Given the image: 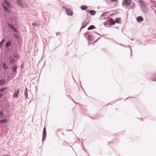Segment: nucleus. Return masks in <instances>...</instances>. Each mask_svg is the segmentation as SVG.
Here are the masks:
<instances>
[{"label":"nucleus","mask_w":156,"mask_h":156,"mask_svg":"<svg viewBox=\"0 0 156 156\" xmlns=\"http://www.w3.org/2000/svg\"><path fill=\"white\" fill-rule=\"evenodd\" d=\"M83 89V91H84V92L85 93H85H85V90H84Z\"/></svg>","instance_id":"nucleus-42"},{"label":"nucleus","mask_w":156,"mask_h":156,"mask_svg":"<svg viewBox=\"0 0 156 156\" xmlns=\"http://www.w3.org/2000/svg\"><path fill=\"white\" fill-rule=\"evenodd\" d=\"M121 20V19L120 18L118 17L116 19L115 22V23H120V20Z\"/></svg>","instance_id":"nucleus-19"},{"label":"nucleus","mask_w":156,"mask_h":156,"mask_svg":"<svg viewBox=\"0 0 156 156\" xmlns=\"http://www.w3.org/2000/svg\"><path fill=\"white\" fill-rule=\"evenodd\" d=\"M3 96V94H0V98L2 97Z\"/></svg>","instance_id":"nucleus-36"},{"label":"nucleus","mask_w":156,"mask_h":156,"mask_svg":"<svg viewBox=\"0 0 156 156\" xmlns=\"http://www.w3.org/2000/svg\"><path fill=\"white\" fill-rule=\"evenodd\" d=\"M136 20L138 23H140L144 20L143 17L141 16H139L136 18Z\"/></svg>","instance_id":"nucleus-10"},{"label":"nucleus","mask_w":156,"mask_h":156,"mask_svg":"<svg viewBox=\"0 0 156 156\" xmlns=\"http://www.w3.org/2000/svg\"><path fill=\"white\" fill-rule=\"evenodd\" d=\"M128 98H126L125 100V101Z\"/></svg>","instance_id":"nucleus-41"},{"label":"nucleus","mask_w":156,"mask_h":156,"mask_svg":"<svg viewBox=\"0 0 156 156\" xmlns=\"http://www.w3.org/2000/svg\"><path fill=\"white\" fill-rule=\"evenodd\" d=\"M131 0H125L124 4L126 6H129L131 3Z\"/></svg>","instance_id":"nucleus-12"},{"label":"nucleus","mask_w":156,"mask_h":156,"mask_svg":"<svg viewBox=\"0 0 156 156\" xmlns=\"http://www.w3.org/2000/svg\"><path fill=\"white\" fill-rule=\"evenodd\" d=\"M132 51H131V55H132Z\"/></svg>","instance_id":"nucleus-44"},{"label":"nucleus","mask_w":156,"mask_h":156,"mask_svg":"<svg viewBox=\"0 0 156 156\" xmlns=\"http://www.w3.org/2000/svg\"><path fill=\"white\" fill-rule=\"evenodd\" d=\"M100 38V37H99L98 39H97V40H96L95 41V42H96L98 41V40L99 39V38Z\"/></svg>","instance_id":"nucleus-38"},{"label":"nucleus","mask_w":156,"mask_h":156,"mask_svg":"<svg viewBox=\"0 0 156 156\" xmlns=\"http://www.w3.org/2000/svg\"><path fill=\"white\" fill-rule=\"evenodd\" d=\"M6 81L5 80L2 79L0 80V85H3L5 83Z\"/></svg>","instance_id":"nucleus-21"},{"label":"nucleus","mask_w":156,"mask_h":156,"mask_svg":"<svg viewBox=\"0 0 156 156\" xmlns=\"http://www.w3.org/2000/svg\"><path fill=\"white\" fill-rule=\"evenodd\" d=\"M142 9H144L146 8V3L145 2H143V3H141L140 4Z\"/></svg>","instance_id":"nucleus-17"},{"label":"nucleus","mask_w":156,"mask_h":156,"mask_svg":"<svg viewBox=\"0 0 156 156\" xmlns=\"http://www.w3.org/2000/svg\"><path fill=\"white\" fill-rule=\"evenodd\" d=\"M95 28H96V27L94 26L93 25H91L88 27V28L87 29V30H90L95 29Z\"/></svg>","instance_id":"nucleus-22"},{"label":"nucleus","mask_w":156,"mask_h":156,"mask_svg":"<svg viewBox=\"0 0 156 156\" xmlns=\"http://www.w3.org/2000/svg\"><path fill=\"white\" fill-rule=\"evenodd\" d=\"M108 12H105L103 13L100 16V17H102L105 16H107V14L108 13Z\"/></svg>","instance_id":"nucleus-28"},{"label":"nucleus","mask_w":156,"mask_h":156,"mask_svg":"<svg viewBox=\"0 0 156 156\" xmlns=\"http://www.w3.org/2000/svg\"><path fill=\"white\" fill-rule=\"evenodd\" d=\"M113 2H115L116 1L117 2V0H111Z\"/></svg>","instance_id":"nucleus-37"},{"label":"nucleus","mask_w":156,"mask_h":156,"mask_svg":"<svg viewBox=\"0 0 156 156\" xmlns=\"http://www.w3.org/2000/svg\"><path fill=\"white\" fill-rule=\"evenodd\" d=\"M66 12L68 15L72 16L73 14V12L69 9L66 8Z\"/></svg>","instance_id":"nucleus-8"},{"label":"nucleus","mask_w":156,"mask_h":156,"mask_svg":"<svg viewBox=\"0 0 156 156\" xmlns=\"http://www.w3.org/2000/svg\"><path fill=\"white\" fill-rule=\"evenodd\" d=\"M20 90L19 89H18L13 94V97L14 98H16L18 96L19 94V93Z\"/></svg>","instance_id":"nucleus-11"},{"label":"nucleus","mask_w":156,"mask_h":156,"mask_svg":"<svg viewBox=\"0 0 156 156\" xmlns=\"http://www.w3.org/2000/svg\"><path fill=\"white\" fill-rule=\"evenodd\" d=\"M151 79L152 81H156V72L151 75Z\"/></svg>","instance_id":"nucleus-9"},{"label":"nucleus","mask_w":156,"mask_h":156,"mask_svg":"<svg viewBox=\"0 0 156 156\" xmlns=\"http://www.w3.org/2000/svg\"><path fill=\"white\" fill-rule=\"evenodd\" d=\"M87 8V6L84 5H82L80 7V8L83 10H85Z\"/></svg>","instance_id":"nucleus-27"},{"label":"nucleus","mask_w":156,"mask_h":156,"mask_svg":"<svg viewBox=\"0 0 156 156\" xmlns=\"http://www.w3.org/2000/svg\"><path fill=\"white\" fill-rule=\"evenodd\" d=\"M16 3L17 4L20 6L21 8H23L24 5L23 1L21 0H17Z\"/></svg>","instance_id":"nucleus-4"},{"label":"nucleus","mask_w":156,"mask_h":156,"mask_svg":"<svg viewBox=\"0 0 156 156\" xmlns=\"http://www.w3.org/2000/svg\"><path fill=\"white\" fill-rule=\"evenodd\" d=\"M13 35L17 39H20L19 37L16 34L14 33Z\"/></svg>","instance_id":"nucleus-30"},{"label":"nucleus","mask_w":156,"mask_h":156,"mask_svg":"<svg viewBox=\"0 0 156 156\" xmlns=\"http://www.w3.org/2000/svg\"><path fill=\"white\" fill-rule=\"evenodd\" d=\"M60 34V33L59 32H58L56 33V35L57 36H59Z\"/></svg>","instance_id":"nucleus-34"},{"label":"nucleus","mask_w":156,"mask_h":156,"mask_svg":"<svg viewBox=\"0 0 156 156\" xmlns=\"http://www.w3.org/2000/svg\"><path fill=\"white\" fill-rule=\"evenodd\" d=\"M5 41V39L4 38L2 39L1 41L0 42V49H1V47H2L3 43Z\"/></svg>","instance_id":"nucleus-29"},{"label":"nucleus","mask_w":156,"mask_h":156,"mask_svg":"<svg viewBox=\"0 0 156 156\" xmlns=\"http://www.w3.org/2000/svg\"><path fill=\"white\" fill-rule=\"evenodd\" d=\"M108 19L107 21H108L109 23V25L110 26H112L115 25V21L112 18L108 17L105 18L104 19H101V20H102L103 19Z\"/></svg>","instance_id":"nucleus-1"},{"label":"nucleus","mask_w":156,"mask_h":156,"mask_svg":"<svg viewBox=\"0 0 156 156\" xmlns=\"http://www.w3.org/2000/svg\"><path fill=\"white\" fill-rule=\"evenodd\" d=\"M108 145H109V144L110 143H109V142H108Z\"/></svg>","instance_id":"nucleus-43"},{"label":"nucleus","mask_w":156,"mask_h":156,"mask_svg":"<svg viewBox=\"0 0 156 156\" xmlns=\"http://www.w3.org/2000/svg\"><path fill=\"white\" fill-rule=\"evenodd\" d=\"M103 24L105 26H106L107 27H108V25H109V24H108L107 21L106 22H104Z\"/></svg>","instance_id":"nucleus-32"},{"label":"nucleus","mask_w":156,"mask_h":156,"mask_svg":"<svg viewBox=\"0 0 156 156\" xmlns=\"http://www.w3.org/2000/svg\"><path fill=\"white\" fill-rule=\"evenodd\" d=\"M21 69H23V66L22 65L21 66Z\"/></svg>","instance_id":"nucleus-39"},{"label":"nucleus","mask_w":156,"mask_h":156,"mask_svg":"<svg viewBox=\"0 0 156 156\" xmlns=\"http://www.w3.org/2000/svg\"><path fill=\"white\" fill-rule=\"evenodd\" d=\"M2 6L3 8L4 9V10L7 13H10V12L9 9L8 8V7L6 6L3 3H2Z\"/></svg>","instance_id":"nucleus-7"},{"label":"nucleus","mask_w":156,"mask_h":156,"mask_svg":"<svg viewBox=\"0 0 156 156\" xmlns=\"http://www.w3.org/2000/svg\"><path fill=\"white\" fill-rule=\"evenodd\" d=\"M12 69L13 70V71L14 72H15L16 71L17 69V66L16 65H14L12 67Z\"/></svg>","instance_id":"nucleus-25"},{"label":"nucleus","mask_w":156,"mask_h":156,"mask_svg":"<svg viewBox=\"0 0 156 156\" xmlns=\"http://www.w3.org/2000/svg\"><path fill=\"white\" fill-rule=\"evenodd\" d=\"M13 56H14V58H18L17 59V60H18V59H20V57L19 56V55L17 53H14V55H13Z\"/></svg>","instance_id":"nucleus-20"},{"label":"nucleus","mask_w":156,"mask_h":156,"mask_svg":"<svg viewBox=\"0 0 156 156\" xmlns=\"http://www.w3.org/2000/svg\"><path fill=\"white\" fill-rule=\"evenodd\" d=\"M8 59L9 63L11 64H13L15 61V59L12 55H10Z\"/></svg>","instance_id":"nucleus-6"},{"label":"nucleus","mask_w":156,"mask_h":156,"mask_svg":"<svg viewBox=\"0 0 156 156\" xmlns=\"http://www.w3.org/2000/svg\"><path fill=\"white\" fill-rule=\"evenodd\" d=\"M155 7H156V5H155Z\"/></svg>","instance_id":"nucleus-48"},{"label":"nucleus","mask_w":156,"mask_h":156,"mask_svg":"<svg viewBox=\"0 0 156 156\" xmlns=\"http://www.w3.org/2000/svg\"><path fill=\"white\" fill-rule=\"evenodd\" d=\"M88 38L91 41H94L93 37L92 34L89 35L88 36Z\"/></svg>","instance_id":"nucleus-24"},{"label":"nucleus","mask_w":156,"mask_h":156,"mask_svg":"<svg viewBox=\"0 0 156 156\" xmlns=\"http://www.w3.org/2000/svg\"><path fill=\"white\" fill-rule=\"evenodd\" d=\"M4 3L5 4V5L7 6L10 7V5L9 3V2L8 1H4Z\"/></svg>","instance_id":"nucleus-23"},{"label":"nucleus","mask_w":156,"mask_h":156,"mask_svg":"<svg viewBox=\"0 0 156 156\" xmlns=\"http://www.w3.org/2000/svg\"><path fill=\"white\" fill-rule=\"evenodd\" d=\"M89 13L92 16H94L96 13V12L94 10H89L88 11Z\"/></svg>","instance_id":"nucleus-14"},{"label":"nucleus","mask_w":156,"mask_h":156,"mask_svg":"<svg viewBox=\"0 0 156 156\" xmlns=\"http://www.w3.org/2000/svg\"><path fill=\"white\" fill-rule=\"evenodd\" d=\"M119 100H117V101H119Z\"/></svg>","instance_id":"nucleus-47"},{"label":"nucleus","mask_w":156,"mask_h":156,"mask_svg":"<svg viewBox=\"0 0 156 156\" xmlns=\"http://www.w3.org/2000/svg\"><path fill=\"white\" fill-rule=\"evenodd\" d=\"M46 136V127H45L43 129V132L42 134V141L43 142V143L45 139Z\"/></svg>","instance_id":"nucleus-3"},{"label":"nucleus","mask_w":156,"mask_h":156,"mask_svg":"<svg viewBox=\"0 0 156 156\" xmlns=\"http://www.w3.org/2000/svg\"><path fill=\"white\" fill-rule=\"evenodd\" d=\"M95 33H96V34L99 35H100L99 34H98L97 33H95V32H94Z\"/></svg>","instance_id":"nucleus-40"},{"label":"nucleus","mask_w":156,"mask_h":156,"mask_svg":"<svg viewBox=\"0 0 156 156\" xmlns=\"http://www.w3.org/2000/svg\"><path fill=\"white\" fill-rule=\"evenodd\" d=\"M7 89V87H4L0 89V92H2Z\"/></svg>","instance_id":"nucleus-31"},{"label":"nucleus","mask_w":156,"mask_h":156,"mask_svg":"<svg viewBox=\"0 0 156 156\" xmlns=\"http://www.w3.org/2000/svg\"><path fill=\"white\" fill-rule=\"evenodd\" d=\"M7 25L8 27L12 30L13 32L16 33H17L18 31L17 30L13 25L9 23H8Z\"/></svg>","instance_id":"nucleus-2"},{"label":"nucleus","mask_w":156,"mask_h":156,"mask_svg":"<svg viewBox=\"0 0 156 156\" xmlns=\"http://www.w3.org/2000/svg\"><path fill=\"white\" fill-rule=\"evenodd\" d=\"M32 25L34 26L38 27L39 26V24L37 23H33L32 24Z\"/></svg>","instance_id":"nucleus-33"},{"label":"nucleus","mask_w":156,"mask_h":156,"mask_svg":"<svg viewBox=\"0 0 156 156\" xmlns=\"http://www.w3.org/2000/svg\"><path fill=\"white\" fill-rule=\"evenodd\" d=\"M9 121L8 119H3L0 120V124H2L3 123H7Z\"/></svg>","instance_id":"nucleus-13"},{"label":"nucleus","mask_w":156,"mask_h":156,"mask_svg":"<svg viewBox=\"0 0 156 156\" xmlns=\"http://www.w3.org/2000/svg\"><path fill=\"white\" fill-rule=\"evenodd\" d=\"M29 91L28 90V89L27 88H26V89L25 90V91H24V95L25 97V99H26L28 97V93L27 91Z\"/></svg>","instance_id":"nucleus-16"},{"label":"nucleus","mask_w":156,"mask_h":156,"mask_svg":"<svg viewBox=\"0 0 156 156\" xmlns=\"http://www.w3.org/2000/svg\"><path fill=\"white\" fill-rule=\"evenodd\" d=\"M88 24V21H87V20H84L82 24L81 28L80 30V31L82 29H83L85 28Z\"/></svg>","instance_id":"nucleus-5"},{"label":"nucleus","mask_w":156,"mask_h":156,"mask_svg":"<svg viewBox=\"0 0 156 156\" xmlns=\"http://www.w3.org/2000/svg\"><path fill=\"white\" fill-rule=\"evenodd\" d=\"M97 116H98V115H99V114H97Z\"/></svg>","instance_id":"nucleus-45"},{"label":"nucleus","mask_w":156,"mask_h":156,"mask_svg":"<svg viewBox=\"0 0 156 156\" xmlns=\"http://www.w3.org/2000/svg\"><path fill=\"white\" fill-rule=\"evenodd\" d=\"M84 36H85V34H84Z\"/></svg>","instance_id":"nucleus-46"},{"label":"nucleus","mask_w":156,"mask_h":156,"mask_svg":"<svg viewBox=\"0 0 156 156\" xmlns=\"http://www.w3.org/2000/svg\"><path fill=\"white\" fill-rule=\"evenodd\" d=\"M139 2L140 3H143L144 1H141V0H138Z\"/></svg>","instance_id":"nucleus-35"},{"label":"nucleus","mask_w":156,"mask_h":156,"mask_svg":"<svg viewBox=\"0 0 156 156\" xmlns=\"http://www.w3.org/2000/svg\"><path fill=\"white\" fill-rule=\"evenodd\" d=\"M11 45V41H8L5 44V48H7L10 46Z\"/></svg>","instance_id":"nucleus-15"},{"label":"nucleus","mask_w":156,"mask_h":156,"mask_svg":"<svg viewBox=\"0 0 156 156\" xmlns=\"http://www.w3.org/2000/svg\"><path fill=\"white\" fill-rule=\"evenodd\" d=\"M4 116L3 111L2 110H0V118H2V117Z\"/></svg>","instance_id":"nucleus-26"},{"label":"nucleus","mask_w":156,"mask_h":156,"mask_svg":"<svg viewBox=\"0 0 156 156\" xmlns=\"http://www.w3.org/2000/svg\"><path fill=\"white\" fill-rule=\"evenodd\" d=\"M2 66L3 69L4 70H6L8 68V66L4 62L2 63Z\"/></svg>","instance_id":"nucleus-18"}]
</instances>
